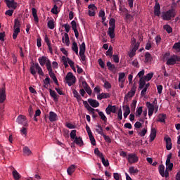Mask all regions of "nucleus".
<instances>
[{
  "label": "nucleus",
  "instance_id": "f257e3e1",
  "mask_svg": "<svg viewBox=\"0 0 180 180\" xmlns=\"http://www.w3.org/2000/svg\"><path fill=\"white\" fill-rule=\"evenodd\" d=\"M36 70H37V72ZM37 72H38V74L41 75V77H44V72H43V69H41L39 63H32L30 65V73L34 77H36Z\"/></svg>",
  "mask_w": 180,
  "mask_h": 180
},
{
  "label": "nucleus",
  "instance_id": "f03ea898",
  "mask_svg": "<svg viewBox=\"0 0 180 180\" xmlns=\"http://www.w3.org/2000/svg\"><path fill=\"white\" fill-rule=\"evenodd\" d=\"M175 9L172 8L168 10L166 12H163L162 15V18L163 20H171L172 18H175L176 16Z\"/></svg>",
  "mask_w": 180,
  "mask_h": 180
},
{
  "label": "nucleus",
  "instance_id": "7ed1b4c3",
  "mask_svg": "<svg viewBox=\"0 0 180 180\" xmlns=\"http://www.w3.org/2000/svg\"><path fill=\"white\" fill-rule=\"evenodd\" d=\"M65 81L69 86H72L77 82V78L72 73L68 72L65 77Z\"/></svg>",
  "mask_w": 180,
  "mask_h": 180
},
{
  "label": "nucleus",
  "instance_id": "20e7f679",
  "mask_svg": "<svg viewBox=\"0 0 180 180\" xmlns=\"http://www.w3.org/2000/svg\"><path fill=\"white\" fill-rule=\"evenodd\" d=\"M167 65H175L176 63L180 62V57L176 55H173L170 58H167Z\"/></svg>",
  "mask_w": 180,
  "mask_h": 180
},
{
  "label": "nucleus",
  "instance_id": "39448f33",
  "mask_svg": "<svg viewBox=\"0 0 180 180\" xmlns=\"http://www.w3.org/2000/svg\"><path fill=\"white\" fill-rule=\"evenodd\" d=\"M97 127H98L99 129H96V131L98 134H100L101 136H102L104 139V140L107 142V143H112V139H110V137H109V136L105 135L103 133V129L102 128V125L101 124H98Z\"/></svg>",
  "mask_w": 180,
  "mask_h": 180
},
{
  "label": "nucleus",
  "instance_id": "423d86ee",
  "mask_svg": "<svg viewBox=\"0 0 180 180\" xmlns=\"http://www.w3.org/2000/svg\"><path fill=\"white\" fill-rule=\"evenodd\" d=\"M136 88L137 87H136L134 85L131 87V91H129L124 97V102L127 103V102H129V98H131L133 96H134V95H136Z\"/></svg>",
  "mask_w": 180,
  "mask_h": 180
},
{
  "label": "nucleus",
  "instance_id": "0eeeda50",
  "mask_svg": "<svg viewBox=\"0 0 180 180\" xmlns=\"http://www.w3.org/2000/svg\"><path fill=\"white\" fill-rule=\"evenodd\" d=\"M127 160L129 164H136V162H139V156L135 153H129L127 157Z\"/></svg>",
  "mask_w": 180,
  "mask_h": 180
},
{
  "label": "nucleus",
  "instance_id": "6e6552de",
  "mask_svg": "<svg viewBox=\"0 0 180 180\" xmlns=\"http://www.w3.org/2000/svg\"><path fill=\"white\" fill-rule=\"evenodd\" d=\"M171 158H172V153L167 155L166 160V169H168V171H172L174 168V163L171 162Z\"/></svg>",
  "mask_w": 180,
  "mask_h": 180
},
{
  "label": "nucleus",
  "instance_id": "1a4fd4ad",
  "mask_svg": "<svg viewBox=\"0 0 180 180\" xmlns=\"http://www.w3.org/2000/svg\"><path fill=\"white\" fill-rule=\"evenodd\" d=\"M86 130L87 131L88 136L89 137V139L92 146H96V141L95 140V138L92 134V131H91V128L88 124L86 125Z\"/></svg>",
  "mask_w": 180,
  "mask_h": 180
},
{
  "label": "nucleus",
  "instance_id": "9d476101",
  "mask_svg": "<svg viewBox=\"0 0 180 180\" xmlns=\"http://www.w3.org/2000/svg\"><path fill=\"white\" fill-rule=\"evenodd\" d=\"M8 8L11 9H16L18 8V3L15 0H5Z\"/></svg>",
  "mask_w": 180,
  "mask_h": 180
},
{
  "label": "nucleus",
  "instance_id": "9b49d317",
  "mask_svg": "<svg viewBox=\"0 0 180 180\" xmlns=\"http://www.w3.org/2000/svg\"><path fill=\"white\" fill-rule=\"evenodd\" d=\"M116 110H117V107H116V105L109 104L105 108V113H107V115H110V113H116Z\"/></svg>",
  "mask_w": 180,
  "mask_h": 180
},
{
  "label": "nucleus",
  "instance_id": "f8f14e48",
  "mask_svg": "<svg viewBox=\"0 0 180 180\" xmlns=\"http://www.w3.org/2000/svg\"><path fill=\"white\" fill-rule=\"evenodd\" d=\"M17 122L19 124H22V126L27 127V122H26V116L19 115L17 118Z\"/></svg>",
  "mask_w": 180,
  "mask_h": 180
},
{
  "label": "nucleus",
  "instance_id": "ddd939ff",
  "mask_svg": "<svg viewBox=\"0 0 180 180\" xmlns=\"http://www.w3.org/2000/svg\"><path fill=\"white\" fill-rule=\"evenodd\" d=\"M89 8V16H95V11L98 10L95 4H89L88 6Z\"/></svg>",
  "mask_w": 180,
  "mask_h": 180
},
{
  "label": "nucleus",
  "instance_id": "4468645a",
  "mask_svg": "<svg viewBox=\"0 0 180 180\" xmlns=\"http://www.w3.org/2000/svg\"><path fill=\"white\" fill-rule=\"evenodd\" d=\"M71 25L76 39H78V37H79V32H78V29H77V22H75V20H72L71 22Z\"/></svg>",
  "mask_w": 180,
  "mask_h": 180
},
{
  "label": "nucleus",
  "instance_id": "2eb2a0df",
  "mask_svg": "<svg viewBox=\"0 0 180 180\" xmlns=\"http://www.w3.org/2000/svg\"><path fill=\"white\" fill-rule=\"evenodd\" d=\"M154 15H155V16H160L161 15V6L158 2H156L155 4Z\"/></svg>",
  "mask_w": 180,
  "mask_h": 180
},
{
  "label": "nucleus",
  "instance_id": "dca6fc26",
  "mask_svg": "<svg viewBox=\"0 0 180 180\" xmlns=\"http://www.w3.org/2000/svg\"><path fill=\"white\" fill-rule=\"evenodd\" d=\"M124 112V118L127 117L130 115V106L129 105H125L122 106Z\"/></svg>",
  "mask_w": 180,
  "mask_h": 180
},
{
  "label": "nucleus",
  "instance_id": "f3484780",
  "mask_svg": "<svg viewBox=\"0 0 180 180\" xmlns=\"http://www.w3.org/2000/svg\"><path fill=\"white\" fill-rule=\"evenodd\" d=\"M5 99H6L5 89H1L0 91V103H4V102H5Z\"/></svg>",
  "mask_w": 180,
  "mask_h": 180
},
{
  "label": "nucleus",
  "instance_id": "a211bd4d",
  "mask_svg": "<svg viewBox=\"0 0 180 180\" xmlns=\"http://www.w3.org/2000/svg\"><path fill=\"white\" fill-rule=\"evenodd\" d=\"M157 137V130L155 128H151L150 134V141H154Z\"/></svg>",
  "mask_w": 180,
  "mask_h": 180
},
{
  "label": "nucleus",
  "instance_id": "6ab92c4d",
  "mask_svg": "<svg viewBox=\"0 0 180 180\" xmlns=\"http://www.w3.org/2000/svg\"><path fill=\"white\" fill-rule=\"evenodd\" d=\"M88 102L92 108H98L99 107V102L96 100L89 98L88 99Z\"/></svg>",
  "mask_w": 180,
  "mask_h": 180
},
{
  "label": "nucleus",
  "instance_id": "aec40b11",
  "mask_svg": "<svg viewBox=\"0 0 180 180\" xmlns=\"http://www.w3.org/2000/svg\"><path fill=\"white\" fill-rule=\"evenodd\" d=\"M48 60H49L46 56L39 57L38 58V61H39L41 67H44V65L46 64Z\"/></svg>",
  "mask_w": 180,
  "mask_h": 180
},
{
  "label": "nucleus",
  "instance_id": "412c9836",
  "mask_svg": "<svg viewBox=\"0 0 180 180\" xmlns=\"http://www.w3.org/2000/svg\"><path fill=\"white\" fill-rule=\"evenodd\" d=\"M108 98H110V94H109V93H102L97 96V99H98V101H102V99H108Z\"/></svg>",
  "mask_w": 180,
  "mask_h": 180
},
{
  "label": "nucleus",
  "instance_id": "4be33fe9",
  "mask_svg": "<svg viewBox=\"0 0 180 180\" xmlns=\"http://www.w3.org/2000/svg\"><path fill=\"white\" fill-rule=\"evenodd\" d=\"M165 141H166L167 150H171V148H172V142L171 138L169 137L165 138Z\"/></svg>",
  "mask_w": 180,
  "mask_h": 180
},
{
  "label": "nucleus",
  "instance_id": "5701e85b",
  "mask_svg": "<svg viewBox=\"0 0 180 180\" xmlns=\"http://www.w3.org/2000/svg\"><path fill=\"white\" fill-rule=\"evenodd\" d=\"M75 144H77V146H79V147H82L84 146V141H82V138L77 136L74 139Z\"/></svg>",
  "mask_w": 180,
  "mask_h": 180
},
{
  "label": "nucleus",
  "instance_id": "b1692460",
  "mask_svg": "<svg viewBox=\"0 0 180 180\" xmlns=\"http://www.w3.org/2000/svg\"><path fill=\"white\" fill-rule=\"evenodd\" d=\"M49 94L51 98H53L54 102H58V97L57 96V93H56L54 90L49 89Z\"/></svg>",
  "mask_w": 180,
  "mask_h": 180
},
{
  "label": "nucleus",
  "instance_id": "393cba45",
  "mask_svg": "<svg viewBox=\"0 0 180 180\" xmlns=\"http://www.w3.org/2000/svg\"><path fill=\"white\" fill-rule=\"evenodd\" d=\"M95 112H97L98 113V116H100L101 120L103 122H107L108 121V117H106V115L103 113L102 111H99V109H96Z\"/></svg>",
  "mask_w": 180,
  "mask_h": 180
},
{
  "label": "nucleus",
  "instance_id": "a878e982",
  "mask_svg": "<svg viewBox=\"0 0 180 180\" xmlns=\"http://www.w3.org/2000/svg\"><path fill=\"white\" fill-rule=\"evenodd\" d=\"M49 119L51 122H56L57 120V114L53 111L49 112Z\"/></svg>",
  "mask_w": 180,
  "mask_h": 180
},
{
  "label": "nucleus",
  "instance_id": "bb28decb",
  "mask_svg": "<svg viewBox=\"0 0 180 180\" xmlns=\"http://www.w3.org/2000/svg\"><path fill=\"white\" fill-rule=\"evenodd\" d=\"M11 169H13V176L14 179L19 180L22 177V176H20V174H19V172H18V171L16 169H15L14 167H11Z\"/></svg>",
  "mask_w": 180,
  "mask_h": 180
},
{
  "label": "nucleus",
  "instance_id": "cd10ccee",
  "mask_svg": "<svg viewBox=\"0 0 180 180\" xmlns=\"http://www.w3.org/2000/svg\"><path fill=\"white\" fill-rule=\"evenodd\" d=\"M75 168H77V166H75V165H70L67 169L68 174L70 176L72 175V174L75 172Z\"/></svg>",
  "mask_w": 180,
  "mask_h": 180
},
{
  "label": "nucleus",
  "instance_id": "c85d7f7f",
  "mask_svg": "<svg viewBox=\"0 0 180 180\" xmlns=\"http://www.w3.org/2000/svg\"><path fill=\"white\" fill-rule=\"evenodd\" d=\"M145 61L146 63H151L153 61V56L150 52H146L145 53Z\"/></svg>",
  "mask_w": 180,
  "mask_h": 180
},
{
  "label": "nucleus",
  "instance_id": "c756f323",
  "mask_svg": "<svg viewBox=\"0 0 180 180\" xmlns=\"http://www.w3.org/2000/svg\"><path fill=\"white\" fill-rule=\"evenodd\" d=\"M108 34L110 36V39H115V28L109 27Z\"/></svg>",
  "mask_w": 180,
  "mask_h": 180
},
{
  "label": "nucleus",
  "instance_id": "7c9ffc66",
  "mask_svg": "<svg viewBox=\"0 0 180 180\" xmlns=\"http://www.w3.org/2000/svg\"><path fill=\"white\" fill-rule=\"evenodd\" d=\"M83 105L85 106L86 109L89 110V112H95V109L89 106L87 101H83Z\"/></svg>",
  "mask_w": 180,
  "mask_h": 180
},
{
  "label": "nucleus",
  "instance_id": "2f4dec72",
  "mask_svg": "<svg viewBox=\"0 0 180 180\" xmlns=\"http://www.w3.org/2000/svg\"><path fill=\"white\" fill-rule=\"evenodd\" d=\"M72 93H73L74 98H76V99L78 101V102H79V101H82V98L81 97V96L79 95L78 91H77V90L73 89Z\"/></svg>",
  "mask_w": 180,
  "mask_h": 180
},
{
  "label": "nucleus",
  "instance_id": "473e14b6",
  "mask_svg": "<svg viewBox=\"0 0 180 180\" xmlns=\"http://www.w3.org/2000/svg\"><path fill=\"white\" fill-rule=\"evenodd\" d=\"M145 86H146V80L144 79V78L141 77L140 79H139V89H143Z\"/></svg>",
  "mask_w": 180,
  "mask_h": 180
},
{
  "label": "nucleus",
  "instance_id": "72a5a7b5",
  "mask_svg": "<svg viewBox=\"0 0 180 180\" xmlns=\"http://www.w3.org/2000/svg\"><path fill=\"white\" fill-rule=\"evenodd\" d=\"M22 151L24 155H30L32 154V150L27 146L24 147Z\"/></svg>",
  "mask_w": 180,
  "mask_h": 180
},
{
  "label": "nucleus",
  "instance_id": "f704fd0d",
  "mask_svg": "<svg viewBox=\"0 0 180 180\" xmlns=\"http://www.w3.org/2000/svg\"><path fill=\"white\" fill-rule=\"evenodd\" d=\"M19 33H20V28H15L14 29V32L13 34V40H16Z\"/></svg>",
  "mask_w": 180,
  "mask_h": 180
},
{
  "label": "nucleus",
  "instance_id": "c9c22d12",
  "mask_svg": "<svg viewBox=\"0 0 180 180\" xmlns=\"http://www.w3.org/2000/svg\"><path fill=\"white\" fill-rule=\"evenodd\" d=\"M165 117H167V115L165 114H160L158 115V122L160 123H165Z\"/></svg>",
  "mask_w": 180,
  "mask_h": 180
},
{
  "label": "nucleus",
  "instance_id": "e433bc0d",
  "mask_svg": "<svg viewBox=\"0 0 180 180\" xmlns=\"http://www.w3.org/2000/svg\"><path fill=\"white\" fill-rule=\"evenodd\" d=\"M150 86V83L145 84V87L143 89V90L141 92V96H145L146 94H147V89H148V87Z\"/></svg>",
  "mask_w": 180,
  "mask_h": 180
},
{
  "label": "nucleus",
  "instance_id": "4c0bfd02",
  "mask_svg": "<svg viewBox=\"0 0 180 180\" xmlns=\"http://www.w3.org/2000/svg\"><path fill=\"white\" fill-rule=\"evenodd\" d=\"M85 50H86L85 42H82V44L79 45V53L82 54L85 53Z\"/></svg>",
  "mask_w": 180,
  "mask_h": 180
},
{
  "label": "nucleus",
  "instance_id": "58836bf2",
  "mask_svg": "<svg viewBox=\"0 0 180 180\" xmlns=\"http://www.w3.org/2000/svg\"><path fill=\"white\" fill-rule=\"evenodd\" d=\"M154 76V73L150 72L148 73L146 76H144L143 78L145 81H150L153 77Z\"/></svg>",
  "mask_w": 180,
  "mask_h": 180
},
{
  "label": "nucleus",
  "instance_id": "ea45409f",
  "mask_svg": "<svg viewBox=\"0 0 180 180\" xmlns=\"http://www.w3.org/2000/svg\"><path fill=\"white\" fill-rule=\"evenodd\" d=\"M107 67H108L109 71H115V70H116V66L115 65L112 64V63H110V62L107 63Z\"/></svg>",
  "mask_w": 180,
  "mask_h": 180
},
{
  "label": "nucleus",
  "instance_id": "a19ab883",
  "mask_svg": "<svg viewBox=\"0 0 180 180\" xmlns=\"http://www.w3.org/2000/svg\"><path fill=\"white\" fill-rule=\"evenodd\" d=\"M72 50L75 51V53L78 55V45L77 44V42L73 41L72 45Z\"/></svg>",
  "mask_w": 180,
  "mask_h": 180
},
{
  "label": "nucleus",
  "instance_id": "79ce46f5",
  "mask_svg": "<svg viewBox=\"0 0 180 180\" xmlns=\"http://www.w3.org/2000/svg\"><path fill=\"white\" fill-rule=\"evenodd\" d=\"M129 174H139V169L131 166L129 168Z\"/></svg>",
  "mask_w": 180,
  "mask_h": 180
},
{
  "label": "nucleus",
  "instance_id": "37998d69",
  "mask_svg": "<svg viewBox=\"0 0 180 180\" xmlns=\"http://www.w3.org/2000/svg\"><path fill=\"white\" fill-rule=\"evenodd\" d=\"M165 172V166L164 165H160L159 166V172L161 176H164V172Z\"/></svg>",
  "mask_w": 180,
  "mask_h": 180
},
{
  "label": "nucleus",
  "instance_id": "c03bdc74",
  "mask_svg": "<svg viewBox=\"0 0 180 180\" xmlns=\"http://www.w3.org/2000/svg\"><path fill=\"white\" fill-rule=\"evenodd\" d=\"M46 69L49 72H53V68H51V62L50 60H47L46 63Z\"/></svg>",
  "mask_w": 180,
  "mask_h": 180
},
{
  "label": "nucleus",
  "instance_id": "a18cd8bd",
  "mask_svg": "<svg viewBox=\"0 0 180 180\" xmlns=\"http://www.w3.org/2000/svg\"><path fill=\"white\" fill-rule=\"evenodd\" d=\"M100 158H101L102 164L104 165V167H109V160H105L104 156H103Z\"/></svg>",
  "mask_w": 180,
  "mask_h": 180
},
{
  "label": "nucleus",
  "instance_id": "49530a36",
  "mask_svg": "<svg viewBox=\"0 0 180 180\" xmlns=\"http://www.w3.org/2000/svg\"><path fill=\"white\" fill-rule=\"evenodd\" d=\"M94 154L97 156L99 157V158H102V157L103 156V153H101V151L99 150V148H96L94 150Z\"/></svg>",
  "mask_w": 180,
  "mask_h": 180
},
{
  "label": "nucleus",
  "instance_id": "de8ad7c7",
  "mask_svg": "<svg viewBox=\"0 0 180 180\" xmlns=\"http://www.w3.org/2000/svg\"><path fill=\"white\" fill-rule=\"evenodd\" d=\"M163 29L167 32V33H172V27L169 25H165L163 26Z\"/></svg>",
  "mask_w": 180,
  "mask_h": 180
},
{
  "label": "nucleus",
  "instance_id": "09e8293b",
  "mask_svg": "<svg viewBox=\"0 0 180 180\" xmlns=\"http://www.w3.org/2000/svg\"><path fill=\"white\" fill-rule=\"evenodd\" d=\"M14 29H20V21H19V19H15Z\"/></svg>",
  "mask_w": 180,
  "mask_h": 180
},
{
  "label": "nucleus",
  "instance_id": "8fccbe9b",
  "mask_svg": "<svg viewBox=\"0 0 180 180\" xmlns=\"http://www.w3.org/2000/svg\"><path fill=\"white\" fill-rule=\"evenodd\" d=\"M70 139H72V140L77 139V130L75 129L72 130L70 134Z\"/></svg>",
  "mask_w": 180,
  "mask_h": 180
},
{
  "label": "nucleus",
  "instance_id": "3c124183",
  "mask_svg": "<svg viewBox=\"0 0 180 180\" xmlns=\"http://www.w3.org/2000/svg\"><path fill=\"white\" fill-rule=\"evenodd\" d=\"M106 56H108L109 57L113 56V48L112 46H110L108 50L106 51Z\"/></svg>",
  "mask_w": 180,
  "mask_h": 180
},
{
  "label": "nucleus",
  "instance_id": "603ef678",
  "mask_svg": "<svg viewBox=\"0 0 180 180\" xmlns=\"http://www.w3.org/2000/svg\"><path fill=\"white\" fill-rule=\"evenodd\" d=\"M115 25H116V20H115V18H111L109 22L110 27L115 29Z\"/></svg>",
  "mask_w": 180,
  "mask_h": 180
},
{
  "label": "nucleus",
  "instance_id": "864d4df0",
  "mask_svg": "<svg viewBox=\"0 0 180 180\" xmlns=\"http://www.w3.org/2000/svg\"><path fill=\"white\" fill-rule=\"evenodd\" d=\"M172 49L173 50H176V51L180 52V42L175 43Z\"/></svg>",
  "mask_w": 180,
  "mask_h": 180
},
{
  "label": "nucleus",
  "instance_id": "5fc2aeb1",
  "mask_svg": "<svg viewBox=\"0 0 180 180\" xmlns=\"http://www.w3.org/2000/svg\"><path fill=\"white\" fill-rule=\"evenodd\" d=\"M141 113H143V107H139V108L136 109V116L140 117V116H141Z\"/></svg>",
  "mask_w": 180,
  "mask_h": 180
},
{
  "label": "nucleus",
  "instance_id": "6e6d98bb",
  "mask_svg": "<svg viewBox=\"0 0 180 180\" xmlns=\"http://www.w3.org/2000/svg\"><path fill=\"white\" fill-rule=\"evenodd\" d=\"M117 119L118 120H122L123 119V111L121 108L119 109L117 112Z\"/></svg>",
  "mask_w": 180,
  "mask_h": 180
},
{
  "label": "nucleus",
  "instance_id": "4d7b16f0",
  "mask_svg": "<svg viewBox=\"0 0 180 180\" xmlns=\"http://www.w3.org/2000/svg\"><path fill=\"white\" fill-rule=\"evenodd\" d=\"M48 27L49 29H51V30H53V29H54V21L53 20H50L48 22Z\"/></svg>",
  "mask_w": 180,
  "mask_h": 180
},
{
  "label": "nucleus",
  "instance_id": "13d9d810",
  "mask_svg": "<svg viewBox=\"0 0 180 180\" xmlns=\"http://www.w3.org/2000/svg\"><path fill=\"white\" fill-rule=\"evenodd\" d=\"M124 77H126V74H124V72H120L119 74V77H118L119 82L122 81H124Z\"/></svg>",
  "mask_w": 180,
  "mask_h": 180
},
{
  "label": "nucleus",
  "instance_id": "bf43d9fd",
  "mask_svg": "<svg viewBox=\"0 0 180 180\" xmlns=\"http://www.w3.org/2000/svg\"><path fill=\"white\" fill-rule=\"evenodd\" d=\"M146 106H147L148 110H154V104L148 101V102H146Z\"/></svg>",
  "mask_w": 180,
  "mask_h": 180
},
{
  "label": "nucleus",
  "instance_id": "052dcab7",
  "mask_svg": "<svg viewBox=\"0 0 180 180\" xmlns=\"http://www.w3.org/2000/svg\"><path fill=\"white\" fill-rule=\"evenodd\" d=\"M58 9V7L57 5H54L53 8L51 9V12L53 13V15H57L58 13V11H57Z\"/></svg>",
  "mask_w": 180,
  "mask_h": 180
},
{
  "label": "nucleus",
  "instance_id": "680f3d73",
  "mask_svg": "<svg viewBox=\"0 0 180 180\" xmlns=\"http://www.w3.org/2000/svg\"><path fill=\"white\" fill-rule=\"evenodd\" d=\"M137 105V101L133 100L131 104V110H136V105Z\"/></svg>",
  "mask_w": 180,
  "mask_h": 180
},
{
  "label": "nucleus",
  "instance_id": "e2e57ef3",
  "mask_svg": "<svg viewBox=\"0 0 180 180\" xmlns=\"http://www.w3.org/2000/svg\"><path fill=\"white\" fill-rule=\"evenodd\" d=\"M65 44L66 46H70V37L68 34L65 33Z\"/></svg>",
  "mask_w": 180,
  "mask_h": 180
},
{
  "label": "nucleus",
  "instance_id": "0e129e2a",
  "mask_svg": "<svg viewBox=\"0 0 180 180\" xmlns=\"http://www.w3.org/2000/svg\"><path fill=\"white\" fill-rule=\"evenodd\" d=\"M146 134H147V129L146 128L143 129L141 131L139 132V136H141V137H144Z\"/></svg>",
  "mask_w": 180,
  "mask_h": 180
},
{
  "label": "nucleus",
  "instance_id": "69168bd1",
  "mask_svg": "<svg viewBox=\"0 0 180 180\" xmlns=\"http://www.w3.org/2000/svg\"><path fill=\"white\" fill-rule=\"evenodd\" d=\"M132 65L136 67V68H140V65H139V61L136 59L132 61Z\"/></svg>",
  "mask_w": 180,
  "mask_h": 180
},
{
  "label": "nucleus",
  "instance_id": "338daca9",
  "mask_svg": "<svg viewBox=\"0 0 180 180\" xmlns=\"http://www.w3.org/2000/svg\"><path fill=\"white\" fill-rule=\"evenodd\" d=\"M113 177L115 180H120V178H122V176L119 173H113Z\"/></svg>",
  "mask_w": 180,
  "mask_h": 180
},
{
  "label": "nucleus",
  "instance_id": "774afa93",
  "mask_svg": "<svg viewBox=\"0 0 180 180\" xmlns=\"http://www.w3.org/2000/svg\"><path fill=\"white\" fill-rule=\"evenodd\" d=\"M98 64L100 67H101V68H105V63L103 62V60H102L101 58L98 59Z\"/></svg>",
  "mask_w": 180,
  "mask_h": 180
}]
</instances>
